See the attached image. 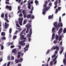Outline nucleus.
I'll use <instances>...</instances> for the list:
<instances>
[{
  "label": "nucleus",
  "mask_w": 66,
  "mask_h": 66,
  "mask_svg": "<svg viewBox=\"0 0 66 66\" xmlns=\"http://www.w3.org/2000/svg\"><path fill=\"white\" fill-rule=\"evenodd\" d=\"M12 53H13L14 54H16V49H13L12 50Z\"/></svg>",
  "instance_id": "ddd939ff"
},
{
  "label": "nucleus",
  "mask_w": 66,
  "mask_h": 66,
  "mask_svg": "<svg viewBox=\"0 0 66 66\" xmlns=\"http://www.w3.org/2000/svg\"><path fill=\"white\" fill-rule=\"evenodd\" d=\"M27 35L29 37V38H28V42H30L31 40V35L30 34H28Z\"/></svg>",
  "instance_id": "9b49d317"
},
{
  "label": "nucleus",
  "mask_w": 66,
  "mask_h": 66,
  "mask_svg": "<svg viewBox=\"0 0 66 66\" xmlns=\"http://www.w3.org/2000/svg\"><path fill=\"white\" fill-rule=\"evenodd\" d=\"M57 56H56L54 59L55 60H56V59H57Z\"/></svg>",
  "instance_id": "4d7b16f0"
},
{
  "label": "nucleus",
  "mask_w": 66,
  "mask_h": 66,
  "mask_svg": "<svg viewBox=\"0 0 66 66\" xmlns=\"http://www.w3.org/2000/svg\"><path fill=\"white\" fill-rule=\"evenodd\" d=\"M57 12H58V9H56V13H57Z\"/></svg>",
  "instance_id": "338daca9"
},
{
  "label": "nucleus",
  "mask_w": 66,
  "mask_h": 66,
  "mask_svg": "<svg viewBox=\"0 0 66 66\" xmlns=\"http://www.w3.org/2000/svg\"><path fill=\"white\" fill-rule=\"evenodd\" d=\"M31 19H33L34 18V16L32 15L31 17Z\"/></svg>",
  "instance_id": "09e8293b"
},
{
  "label": "nucleus",
  "mask_w": 66,
  "mask_h": 66,
  "mask_svg": "<svg viewBox=\"0 0 66 66\" xmlns=\"http://www.w3.org/2000/svg\"><path fill=\"white\" fill-rule=\"evenodd\" d=\"M3 48H4V47H3V45H2L1 46V50H3Z\"/></svg>",
  "instance_id": "37998d69"
},
{
  "label": "nucleus",
  "mask_w": 66,
  "mask_h": 66,
  "mask_svg": "<svg viewBox=\"0 0 66 66\" xmlns=\"http://www.w3.org/2000/svg\"><path fill=\"white\" fill-rule=\"evenodd\" d=\"M55 55H54L52 56V58H54L55 56Z\"/></svg>",
  "instance_id": "603ef678"
},
{
  "label": "nucleus",
  "mask_w": 66,
  "mask_h": 66,
  "mask_svg": "<svg viewBox=\"0 0 66 66\" xmlns=\"http://www.w3.org/2000/svg\"><path fill=\"white\" fill-rule=\"evenodd\" d=\"M15 47V46L14 45H12L11 46V48H14Z\"/></svg>",
  "instance_id": "3c124183"
},
{
  "label": "nucleus",
  "mask_w": 66,
  "mask_h": 66,
  "mask_svg": "<svg viewBox=\"0 0 66 66\" xmlns=\"http://www.w3.org/2000/svg\"><path fill=\"white\" fill-rule=\"evenodd\" d=\"M44 7H46V6H47V4H44L43 5Z\"/></svg>",
  "instance_id": "79ce46f5"
},
{
  "label": "nucleus",
  "mask_w": 66,
  "mask_h": 66,
  "mask_svg": "<svg viewBox=\"0 0 66 66\" xmlns=\"http://www.w3.org/2000/svg\"><path fill=\"white\" fill-rule=\"evenodd\" d=\"M35 3L36 4V5H37V4H38V1L36 0L35 1Z\"/></svg>",
  "instance_id": "5701e85b"
},
{
  "label": "nucleus",
  "mask_w": 66,
  "mask_h": 66,
  "mask_svg": "<svg viewBox=\"0 0 66 66\" xmlns=\"http://www.w3.org/2000/svg\"><path fill=\"white\" fill-rule=\"evenodd\" d=\"M22 21H23V19H19V21L20 25H22Z\"/></svg>",
  "instance_id": "0eeeda50"
},
{
  "label": "nucleus",
  "mask_w": 66,
  "mask_h": 66,
  "mask_svg": "<svg viewBox=\"0 0 66 66\" xmlns=\"http://www.w3.org/2000/svg\"><path fill=\"white\" fill-rule=\"evenodd\" d=\"M48 5L49 6H51L52 5V3H51L49 4Z\"/></svg>",
  "instance_id": "69168bd1"
},
{
  "label": "nucleus",
  "mask_w": 66,
  "mask_h": 66,
  "mask_svg": "<svg viewBox=\"0 0 66 66\" xmlns=\"http://www.w3.org/2000/svg\"><path fill=\"white\" fill-rule=\"evenodd\" d=\"M22 13L23 14H26V11H25V10H23L22 11Z\"/></svg>",
  "instance_id": "bb28decb"
},
{
  "label": "nucleus",
  "mask_w": 66,
  "mask_h": 66,
  "mask_svg": "<svg viewBox=\"0 0 66 66\" xmlns=\"http://www.w3.org/2000/svg\"><path fill=\"white\" fill-rule=\"evenodd\" d=\"M21 54V52H19L18 53V54L19 55V54Z\"/></svg>",
  "instance_id": "8fccbe9b"
},
{
  "label": "nucleus",
  "mask_w": 66,
  "mask_h": 66,
  "mask_svg": "<svg viewBox=\"0 0 66 66\" xmlns=\"http://www.w3.org/2000/svg\"><path fill=\"white\" fill-rule=\"evenodd\" d=\"M24 18H26L27 16H26V14H24Z\"/></svg>",
  "instance_id": "774afa93"
},
{
  "label": "nucleus",
  "mask_w": 66,
  "mask_h": 66,
  "mask_svg": "<svg viewBox=\"0 0 66 66\" xmlns=\"http://www.w3.org/2000/svg\"><path fill=\"white\" fill-rule=\"evenodd\" d=\"M17 57L18 58H19V57H20V55H18L17 56Z\"/></svg>",
  "instance_id": "13d9d810"
},
{
  "label": "nucleus",
  "mask_w": 66,
  "mask_h": 66,
  "mask_svg": "<svg viewBox=\"0 0 66 66\" xmlns=\"http://www.w3.org/2000/svg\"><path fill=\"white\" fill-rule=\"evenodd\" d=\"M22 61H23V58H21L20 59V60H19V63L22 62Z\"/></svg>",
  "instance_id": "393cba45"
},
{
  "label": "nucleus",
  "mask_w": 66,
  "mask_h": 66,
  "mask_svg": "<svg viewBox=\"0 0 66 66\" xmlns=\"http://www.w3.org/2000/svg\"><path fill=\"white\" fill-rule=\"evenodd\" d=\"M60 45H61V46H62V41H61L60 42Z\"/></svg>",
  "instance_id": "052dcab7"
},
{
  "label": "nucleus",
  "mask_w": 66,
  "mask_h": 66,
  "mask_svg": "<svg viewBox=\"0 0 66 66\" xmlns=\"http://www.w3.org/2000/svg\"><path fill=\"white\" fill-rule=\"evenodd\" d=\"M31 22H32V20H29V22H30V23H29L28 25H31L32 23H31Z\"/></svg>",
  "instance_id": "c85d7f7f"
},
{
  "label": "nucleus",
  "mask_w": 66,
  "mask_h": 66,
  "mask_svg": "<svg viewBox=\"0 0 66 66\" xmlns=\"http://www.w3.org/2000/svg\"><path fill=\"white\" fill-rule=\"evenodd\" d=\"M5 9H9V11H11L12 10V6H9L8 5H7L5 7Z\"/></svg>",
  "instance_id": "7ed1b4c3"
},
{
  "label": "nucleus",
  "mask_w": 66,
  "mask_h": 66,
  "mask_svg": "<svg viewBox=\"0 0 66 66\" xmlns=\"http://www.w3.org/2000/svg\"><path fill=\"white\" fill-rule=\"evenodd\" d=\"M26 30V28H25L24 30H22V32H21L20 34L21 36L20 37V39L21 40H22L21 42H19V44L21 45L22 46H23L25 45V43H23V42H25L26 40H27V38L26 37H24V36L23 35L24 34V32H25V31Z\"/></svg>",
  "instance_id": "f257e3e1"
},
{
  "label": "nucleus",
  "mask_w": 66,
  "mask_h": 66,
  "mask_svg": "<svg viewBox=\"0 0 66 66\" xmlns=\"http://www.w3.org/2000/svg\"><path fill=\"white\" fill-rule=\"evenodd\" d=\"M66 32V28H64L63 30L64 33H65Z\"/></svg>",
  "instance_id": "72a5a7b5"
},
{
  "label": "nucleus",
  "mask_w": 66,
  "mask_h": 66,
  "mask_svg": "<svg viewBox=\"0 0 66 66\" xmlns=\"http://www.w3.org/2000/svg\"><path fill=\"white\" fill-rule=\"evenodd\" d=\"M7 60H8V61H10V56H9L7 57Z\"/></svg>",
  "instance_id": "4c0bfd02"
},
{
  "label": "nucleus",
  "mask_w": 66,
  "mask_h": 66,
  "mask_svg": "<svg viewBox=\"0 0 66 66\" xmlns=\"http://www.w3.org/2000/svg\"><path fill=\"white\" fill-rule=\"evenodd\" d=\"M61 50L60 51V54H61L63 52V51H64V49L63 48V47H62L61 48Z\"/></svg>",
  "instance_id": "2eb2a0df"
},
{
  "label": "nucleus",
  "mask_w": 66,
  "mask_h": 66,
  "mask_svg": "<svg viewBox=\"0 0 66 66\" xmlns=\"http://www.w3.org/2000/svg\"><path fill=\"white\" fill-rule=\"evenodd\" d=\"M53 18V14H52V15H50L48 16L49 19H52Z\"/></svg>",
  "instance_id": "6e6552de"
},
{
  "label": "nucleus",
  "mask_w": 66,
  "mask_h": 66,
  "mask_svg": "<svg viewBox=\"0 0 66 66\" xmlns=\"http://www.w3.org/2000/svg\"><path fill=\"white\" fill-rule=\"evenodd\" d=\"M31 14H29L27 16V18H31Z\"/></svg>",
  "instance_id": "f3484780"
},
{
  "label": "nucleus",
  "mask_w": 66,
  "mask_h": 66,
  "mask_svg": "<svg viewBox=\"0 0 66 66\" xmlns=\"http://www.w3.org/2000/svg\"><path fill=\"white\" fill-rule=\"evenodd\" d=\"M62 35L60 36L59 37V41H60V40H61V39H62Z\"/></svg>",
  "instance_id": "6ab92c4d"
},
{
  "label": "nucleus",
  "mask_w": 66,
  "mask_h": 66,
  "mask_svg": "<svg viewBox=\"0 0 66 66\" xmlns=\"http://www.w3.org/2000/svg\"><path fill=\"white\" fill-rule=\"evenodd\" d=\"M19 49H21V46L20 45L19 46Z\"/></svg>",
  "instance_id": "49530a36"
},
{
  "label": "nucleus",
  "mask_w": 66,
  "mask_h": 66,
  "mask_svg": "<svg viewBox=\"0 0 66 66\" xmlns=\"http://www.w3.org/2000/svg\"><path fill=\"white\" fill-rule=\"evenodd\" d=\"M17 38V36H13V39H16Z\"/></svg>",
  "instance_id": "7c9ffc66"
},
{
  "label": "nucleus",
  "mask_w": 66,
  "mask_h": 66,
  "mask_svg": "<svg viewBox=\"0 0 66 66\" xmlns=\"http://www.w3.org/2000/svg\"><path fill=\"white\" fill-rule=\"evenodd\" d=\"M60 25H54V26L55 27V28L56 29H59V27H60Z\"/></svg>",
  "instance_id": "dca6fc26"
},
{
  "label": "nucleus",
  "mask_w": 66,
  "mask_h": 66,
  "mask_svg": "<svg viewBox=\"0 0 66 66\" xmlns=\"http://www.w3.org/2000/svg\"><path fill=\"white\" fill-rule=\"evenodd\" d=\"M1 35L2 36H5V32H2L1 33Z\"/></svg>",
  "instance_id": "a211bd4d"
},
{
  "label": "nucleus",
  "mask_w": 66,
  "mask_h": 66,
  "mask_svg": "<svg viewBox=\"0 0 66 66\" xmlns=\"http://www.w3.org/2000/svg\"><path fill=\"white\" fill-rule=\"evenodd\" d=\"M5 3H6V4H10V3H9L7 2H5Z\"/></svg>",
  "instance_id": "680f3d73"
},
{
  "label": "nucleus",
  "mask_w": 66,
  "mask_h": 66,
  "mask_svg": "<svg viewBox=\"0 0 66 66\" xmlns=\"http://www.w3.org/2000/svg\"><path fill=\"white\" fill-rule=\"evenodd\" d=\"M56 40H58L59 38V36H58L57 35H56Z\"/></svg>",
  "instance_id": "412c9836"
},
{
  "label": "nucleus",
  "mask_w": 66,
  "mask_h": 66,
  "mask_svg": "<svg viewBox=\"0 0 66 66\" xmlns=\"http://www.w3.org/2000/svg\"><path fill=\"white\" fill-rule=\"evenodd\" d=\"M29 33L30 34V35H31L32 34V29H30V31L29 32Z\"/></svg>",
  "instance_id": "f704fd0d"
},
{
  "label": "nucleus",
  "mask_w": 66,
  "mask_h": 66,
  "mask_svg": "<svg viewBox=\"0 0 66 66\" xmlns=\"http://www.w3.org/2000/svg\"><path fill=\"white\" fill-rule=\"evenodd\" d=\"M55 30V28H53L52 29V31H53V33L54 32Z\"/></svg>",
  "instance_id": "c03bdc74"
},
{
  "label": "nucleus",
  "mask_w": 66,
  "mask_h": 66,
  "mask_svg": "<svg viewBox=\"0 0 66 66\" xmlns=\"http://www.w3.org/2000/svg\"><path fill=\"white\" fill-rule=\"evenodd\" d=\"M62 31H63V29L62 28H60L58 31V34H59V35H60L61 34V33H62Z\"/></svg>",
  "instance_id": "9d476101"
},
{
  "label": "nucleus",
  "mask_w": 66,
  "mask_h": 66,
  "mask_svg": "<svg viewBox=\"0 0 66 66\" xmlns=\"http://www.w3.org/2000/svg\"><path fill=\"white\" fill-rule=\"evenodd\" d=\"M19 17H22V14L21 13H20L19 14Z\"/></svg>",
  "instance_id": "ea45409f"
},
{
  "label": "nucleus",
  "mask_w": 66,
  "mask_h": 66,
  "mask_svg": "<svg viewBox=\"0 0 66 66\" xmlns=\"http://www.w3.org/2000/svg\"><path fill=\"white\" fill-rule=\"evenodd\" d=\"M30 0H29L28 1V8L29 9H31V4H30Z\"/></svg>",
  "instance_id": "1a4fd4ad"
},
{
  "label": "nucleus",
  "mask_w": 66,
  "mask_h": 66,
  "mask_svg": "<svg viewBox=\"0 0 66 66\" xmlns=\"http://www.w3.org/2000/svg\"><path fill=\"white\" fill-rule=\"evenodd\" d=\"M7 44L8 46H10V45H13V42H8Z\"/></svg>",
  "instance_id": "4468645a"
},
{
  "label": "nucleus",
  "mask_w": 66,
  "mask_h": 66,
  "mask_svg": "<svg viewBox=\"0 0 66 66\" xmlns=\"http://www.w3.org/2000/svg\"><path fill=\"white\" fill-rule=\"evenodd\" d=\"M57 41L54 40L53 42V43L55 44H56V43H57Z\"/></svg>",
  "instance_id": "58836bf2"
},
{
  "label": "nucleus",
  "mask_w": 66,
  "mask_h": 66,
  "mask_svg": "<svg viewBox=\"0 0 66 66\" xmlns=\"http://www.w3.org/2000/svg\"><path fill=\"white\" fill-rule=\"evenodd\" d=\"M26 22H27V20H24L23 21V24H25L26 23Z\"/></svg>",
  "instance_id": "e433bc0d"
},
{
  "label": "nucleus",
  "mask_w": 66,
  "mask_h": 66,
  "mask_svg": "<svg viewBox=\"0 0 66 66\" xmlns=\"http://www.w3.org/2000/svg\"><path fill=\"white\" fill-rule=\"evenodd\" d=\"M50 57H49L48 58V60H47V62H49V61H50Z\"/></svg>",
  "instance_id": "5fc2aeb1"
},
{
  "label": "nucleus",
  "mask_w": 66,
  "mask_h": 66,
  "mask_svg": "<svg viewBox=\"0 0 66 66\" xmlns=\"http://www.w3.org/2000/svg\"><path fill=\"white\" fill-rule=\"evenodd\" d=\"M50 9V6H48V7H45V9L44 8L43 9V11H44L42 12V14L43 15H45V14H46V11H48L49 9Z\"/></svg>",
  "instance_id": "f03ea898"
},
{
  "label": "nucleus",
  "mask_w": 66,
  "mask_h": 66,
  "mask_svg": "<svg viewBox=\"0 0 66 66\" xmlns=\"http://www.w3.org/2000/svg\"><path fill=\"white\" fill-rule=\"evenodd\" d=\"M58 25H63V23L61 21V17L60 16L59 19V23H58Z\"/></svg>",
  "instance_id": "39448f33"
},
{
  "label": "nucleus",
  "mask_w": 66,
  "mask_h": 66,
  "mask_svg": "<svg viewBox=\"0 0 66 66\" xmlns=\"http://www.w3.org/2000/svg\"><path fill=\"white\" fill-rule=\"evenodd\" d=\"M54 4L55 5H57V0H56L54 3Z\"/></svg>",
  "instance_id": "2f4dec72"
},
{
  "label": "nucleus",
  "mask_w": 66,
  "mask_h": 66,
  "mask_svg": "<svg viewBox=\"0 0 66 66\" xmlns=\"http://www.w3.org/2000/svg\"><path fill=\"white\" fill-rule=\"evenodd\" d=\"M9 27V25H5V27L6 29Z\"/></svg>",
  "instance_id": "473e14b6"
},
{
  "label": "nucleus",
  "mask_w": 66,
  "mask_h": 66,
  "mask_svg": "<svg viewBox=\"0 0 66 66\" xmlns=\"http://www.w3.org/2000/svg\"><path fill=\"white\" fill-rule=\"evenodd\" d=\"M45 4H48V2H47V1H45Z\"/></svg>",
  "instance_id": "6e6d98bb"
},
{
  "label": "nucleus",
  "mask_w": 66,
  "mask_h": 66,
  "mask_svg": "<svg viewBox=\"0 0 66 66\" xmlns=\"http://www.w3.org/2000/svg\"><path fill=\"white\" fill-rule=\"evenodd\" d=\"M53 64V62H52V61H51L50 63V65H52Z\"/></svg>",
  "instance_id": "0e129e2a"
},
{
  "label": "nucleus",
  "mask_w": 66,
  "mask_h": 66,
  "mask_svg": "<svg viewBox=\"0 0 66 66\" xmlns=\"http://www.w3.org/2000/svg\"><path fill=\"white\" fill-rule=\"evenodd\" d=\"M30 3V4H32L33 3V1H32Z\"/></svg>",
  "instance_id": "e2e57ef3"
},
{
  "label": "nucleus",
  "mask_w": 66,
  "mask_h": 66,
  "mask_svg": "<svg viewBox=\"0 0 66 66\" xmlns=\"http://www.w3.org/2000/svg\"><path fill=\"white\" fill-rule=\"evenodd\" d=\"M15 62L16 63H19V59H17L15 60Z\"/></svg>",
  "instance_id": "4be33fe9"
},
{
  "label": "nucleus",
  "mask_w": 66,
  "mask_h": 66,
  "mask_svg": "<svg viewBox=\"0 0 66 66\" xmlns=\"http://www.w3.org/2000/svg\"><path fill=\"white\" fill-rule=\"evenodd\" d=\"M11 59L12 60H14V57L13 56H12L11 57Z\"/></svg>",
  "instance_id": "de8ad7c7"
},
{
  "label": "nucleus",
  "mask_w": 66,
  "mask_h": 66,
  "mask_svg": "<svg viewBox=\"0 0 66 66\" xmlns=\"http://www.w3.org/2000/svg\"><path fill=\"white\" fill-rule=\"evenodd\" d=\"M15 22L16 23V25H19V24H18V21H16Z\"/></svg>",
  "instance_id": "bf43d9fd"
},
{
  "label": "nucleus",
  "mask_w": 66,
  "mask_h": 66,
  "mask_svg": "<svg viewBox=\"0 0 66 66\" xmlns=\"http://www.w3.org/2000/svg\"><path fill=\"white\" fill-rule=\"evenodd\" d=\"M49 52H50V50H47V51L46 52V54H49Z\"/></svg>",
  "instance_id": "c756f323"
},
{
  "label": "nucleus",
  "mask_w": 66,
  "mask_h": 66,
  "mask_svg": "<svg viewBox=\"0 0 66 66\" xmlns=\"http://www.w3.org/2000/svg\"><path fill=\"white\" fill-rule=\"evenodd\" d=\"M12 31V29H11V28L9 30L10 33H11Z\"/></svg>",
  "instance_id": "a19ab883"
},
{
  "label": "nucleus",
  "mask_w": 66,
  "mask_h": 66,
  "mask_svg": "<svg viewBox=\"0 0 66 66\" xmlns=\"http://www.w3.org/2000/svg\"><path fill=\"white\" fill-rule=\"evenodd\" d=\"M2 40H5L6 38L5 37H3L1 38Z\"/></svg>",
  "instance_id": "b1692460"
},
{
  "label": "nucleus",
  "mask_w": 66,
  "mask_h": 66,
  "mask_svg": "<svg viewBox=\"0 0 66 66\" xmlns=\"http://www.w3.org/2000/svg\"><path fill=\"white\" fill-rule=\"evenodd\" d=\"M54 25H57V22H55L54 23Z\"/></svg>",
  "instance_id": "c9c22d12"
},
{
  "label": "nucleus",
  "mask_w": 66,
  "mask_h": 66,
  "mask_svg": "<svg viewBox=\"0 0 66 66\" xmlns=\"http://www.w3.org/2000/svg\"><path fill=\"white\" fill-rule=\"evenodd\" d=\"M53 49L54 50H55V49H56L57 50H59V47L57 46H56L55 47L53 46L52 48H51V50H53Z\"/></svg>",
  "instance_id": "20e7f679"
},
{
  "label": "nucleus",
  "mask_w": 66,
  "mask_h": 66,
  "mask_svg": "<svg viewBox=\"0 0 66 66\" xmlns=\"http://www.w3.org/2000/svg\"><path fill=\"white\" fill-rule=\"evenodd\" d=\"M5 17H6V18H8V17H7V14H5Z\"/></svg>",
  "instance_id": "864d4df0"
},
{
  "label": "nucleus",
  "mask_w": 66,
  "mask_h": 66,
  "mask_svg": "<svg viewBox=\"0 0 66 66\" xmlns=\"http://www.w3.org/2000/svg\"><path fill=\"white\" fill-rule=\"evenodd\" d=\"M29 44H28V45H26V47H25L24 48V51H27L28 50V49H27L26 50H25V49H26V48H29Z\"/></svg>",
  "instance_id": "f8f14e48"
},
{
  "label": "nucleus",
  "mask_w": 66,
  "mask_h": 66,
  "mask_svg": "<svg viewBox=\"0 0 66 66\" xmlns=\"http://www.w3.org/2000/svg\"><path fill=\"white\" fill-rule=\"evenodd\" d=\"M26 27H27V30L26 31V33H28V32H29V30L30 29V28L31 27V26H28V25H27L26 26Z\"/></svg>",
  "instance_id": "423d86ee"
},
{
  "label": "nucleus",
  "mask_w": 66,
  "mask_h": 66,
  "mask_svg": "<svg viewBox=\"0 0 66 66\" xmlns=\"http://www.w3.org/2000/svg\"><path fill=\"white\" fill-rule=\"evenodd\" d=\"M54 37H55V34H54V33L52 35V39H53L54 38Z\"/></svg>",
  "instance_id": "aec40b11"
},
{
  "label": "nucleus",
  "mask_w": 66,
  "mask_h": 66,
  "mask_svg": "<svg viewBox=\"0 0 66 66\" xmlns=\"http://www.w3.org/2000/svg\"><path fill=\"white\" fill-rule=\"evenodd\" d=\"M4 20H5L6 21V22H9V21L8 20V19H7V18H5L4 19Z\"/></svg>",
  "instance_id": "cd10ccee"
},
{
  "label": "nucleus",
  "mask_w": 66,
  "mask_h": 66,
  "mask_svg": "<svg viewBox=\"0 0 66 66\" xmlns=\"http://www.w3.org/2000/svg\"><path fill=\"white\" fill-rule=\"evenodd\" d=\"M4 14L3 13L1 14V17L2 18H4Z\"/></svg>",
  "instance_id": "a878e982"
},
{
  "label": "nucleus",
  "mask_w": 66,
  "mask_h": 66,
  "mask_svg": "<svg viewBox=\"0 0 66 66\" xmlns=\"http://www.w3.org/2000/svg\"><path fill=\"white\" fill-rule=\"evenodd\" d=\"M10 65V62H9L7 64V66H9Z\"/></svg>",
  "instance_id": "a18cd8bd"
}]
</instances>
